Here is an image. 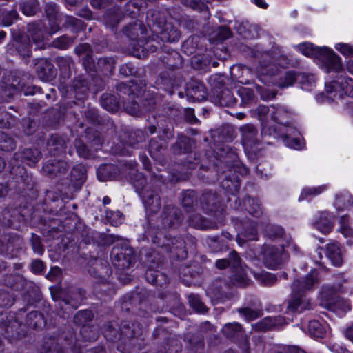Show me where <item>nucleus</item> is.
<instances>
[{
	"instance_id": "obj_1",
	"label": "nucleus",
	"mask_w": 353,
	"mask_h": 353,
	"mask_svg": "<svg viewBox=\"0 0 353 353\" xmlns=\"http://www.w3.org/2000/svg\"><path fill=\"white\" fill-rule=\"evenodd\" d=\"M147 233L154 244L168 252L174 254L178 258L185 257L188 250H193L196 247V239L189 234L172 238L165 232L159 231L155 228L150 229Z\"/></svg>"
},
{
	"instance_id": "obj_2",
	"label": "nucleus",
	"mask_w": 353,
	"mask_h": 353,
	"mask_svg": "<svg viewBox=\"0 0 353 353\" xmlns=\"http://www.w3.org/2000/svg\"><path fill=\"white\" fill-rule=\"evenodd\" d=\"M319 282V271L312 270L302 280H294L292 284V297L288 301V310L292 312H303L311 309L310 301L305 293L313 289Z\"/></svg>"
},
{
	"instance_id": "obj_3",
	"label": "nucleus",
	"mask_w": 353,
	"mask_h": 353,
	"mask_svg": "<svg viewBox=\"0 0 353 353\" xmlns=\"http://www.w3.org/2000/svg\"><path fill=\"white\" fill-rule=\"evenodd\" d=\"M194 145V142L192 139L183 134H178L176 141L171 146L172 152L174 154H189V156L188 160L181 164L176 165V168L172 169V181L185 180L188 178L190 171L196 168L199 160L196 157V154H194V161H191Z\"/></svg>"
},
{
	"instance_id": "obj_4",
	"label": "nucleus",
	"mask_w": 353,
	"mask_h": 353,
	"mask_svg": "<svg viewBox=\"0 0 353 353\" xmlns=\"http://www.w3.org/2000/svg\"><path fill=\"white\" fill-rule=\"evenodd\" d=\"M152 35L146 41L143 48L150 52L162 49V42H177L181 37L179 29L171 23H154L151 28Z\"/></svg>"
},
{
	"instance_id": "obj_5",
	"label": "nucleus",
	"mask_w": 353,
	"mask_h": 353,
	"mask_svg": "<svg viewBox=\"0 0 353 353\" xmlns=\"http://www.w3.org/2000/svg\"><path fill=\"white\" fill-rule=\"evenodd\" d=\"M2 284L12 290H24V300L28 305H32L40 300V291L34 283L26 280L19 274H8L3 276Z\"/></svg>"
},
{
	"instance_id": "obj_6",
	"label": "nucleus",
	"mask_w": 353,
	"mask_h": 353,
	"mask_svg": "<svg viewBox=\"0 0 353 353\" xmlns=\"http://www.w3.org/2000/svg\"><path fill=\"white\" fill-rule=\"evenodd\" d=\"M51 296L55 302L57 309L63 314H69L76 310L85 299V292L82 289H74L68 292L57 288H50Z\"/></svg>"
},
{
	"instance_id": "obj_7",
	"label": "nucleus",
	"mask_w": 353,
	"mask_h": 353,
	"mask_svg": "<svg viewBox=\"0 0 353 353\" xmlns=\"http://www.w3.org/2000/svg\"><path fill=\"white\" fill-rule=\"evenodd\" d=\"M285 244H281V248L272 245H265L263 250V263L270 269L278 268L283 262V253L285 248L287 252L292 251L296 253L298 247L292 241L290 236H285Z\"/></svg>"
},
{
	"instance_id": "obj_8",
	"label": "nucleus",
	"mask_w": 353,
	"mask_h": 353,
	"mask_svg": "<svg viewBox=\"0 0 353 353\" xmlns=\"http://www.w3.org/2000/svg\"><path fill=\"white\" fill-rule=\"evenodd\" d=\"M121 335V345L117 346L121 353H130L131 349L135 345L134 341L141 336L143 329L139 323L134 321H123L119 325Z\"/></svg>"
},
{
	"instance_id": "obj_9",
	"label": "nucleus",
	"mask_w": 353,
	"mask_h": 353,
	"mask_svg": "<svg viewBox=\"0 0 353 353\" xmlns=\"http://www.w3.org/2000/svg\"><path fill=\"white\" fill-rule=\"evenodd\" d=\"M26 311V309H19V314L11 312H0V327L4 330L6 338L18 339L25 336L26 331L18 315Z\"/></svg>"
},
{
	"instance_id": "obj_10",
	"label": "nucleus",
	"mask_w": 353,
	"mask_h": 353,
	"mask_svg": "<svg viewBox=\"0 0 353 353\" xmlns=\"http://www.w3.org/2000/svg\"><path fill=\"white\" fill-rule=\"evenodd\" d=\"M183 219L182 212L178 207L173 205H165L163 206L160 216L161 225L152 226L148 221L150 227L145 231V236L147 239H151L147 232L154 228L162 232H163L162 228H176L181 224Z\"/></svg>"
},
{
	"instance_id": "obj_11",
	"label": "nucleus",
	"mask_w": 353,
	"mask_h": 353,
	"mask_svg": "<svg viewBox=\"0 0 353 353\" xmlns=\"http://www.w3.org/2000/svg\"><path fill=\"white\" fill-rule=\"evenodd\" d=\"M336 292L334 288H324L321 293L320 305L339 314L350 310L349 301L339 296Z\"/></svg>"
},
{
	"instance_id": "obj_12",
	"label": "nucleus",
	"mask_w": 353,
	"mask_h": 353,
	"mask_svg": "<svg viewBox=\"0 0 353 353\" xmlns=\"http://www.w3.org/2000/svg\"><path fill=\"white\" fill-rule=\"evenodd\" d=\"M24 241L16 233H5L0 236V254L8 259L19 257L24 252Z\"/></svg>"
},
{
	"instance_id": "obj_13",
	"label": "nucleus",
	"mask_w": 353,
	"mask_h": 353,
	"mask_svg": "<svg viewBox=\"0 0 353 353\" xmlns=\"http://www.w3.org/2000/svg\"><path fill=\"white\" fill-rule=\"evenodd\" d=\"M152 181L155 185L151 189H147L143 194L141 199L145 209L148 213L156 214L161 206L159 192L161 186L165 183V177L163 175H154Z\"/></svg>"
},
{
	"instance_id": "obj_14",
	"label": "nucleus",
	"mask_w": 353,
	"mask_h": 353,
	"mask_svg": "<svg viewBox=\"0 0 353 353\" xmlns=\"http://www.w3.org/2000/svg\"><path fill=\"white\" fill-rule=\"evenodd\" d=\"M110 259L112 265L121 271L129 269L135 261L132 248L125 243H117L112 248Z\"/></svg>"
},
{
	"instance_id": "obj_15",
	"label": "nucleus",
	"mask_w": 353,
	"mask_h": 353,
	"mask_svg": "<svg viewBox=\"0 0 353 353\" xmlns=\"http://www.w3.org/2000/svg\"><path fill=\"white\" fill-rule=\"evenodd\" d=\"M274 59V57H272L271 54L267 52L263 54V59L259 61L256 68L258 79L268 86L273 85L279 70V68L272 62V60Z\"/></svg>"
},
{
	"instance_id": "obj_16",
	"label": "nucleus",
	"mask_w": 353,
	"mask_h": 353,
	"mask_svg": "<svg viewBox=\"0 0 353 353\" xmlns=\"http://www.w3.org/2000/svg\"><path fill=\"white\" fill-rule=\"evenodd\" d=\"M201 205L204 212L213 215L218 221L223 220L225 210L217 193L205 191L201 198Z\"/></svg>"
},
{
	"instance_id": "obj_17",
	"label": "nucleus",
	"mask_w": 353,
	"mask_h": 353,
	"mask_svg": "<svg viewBox=\"0 0 353 353\" xmlns=\"http://www.w3.org/2000/svg\"><path fill=\"white\" fill-rule=\"evenodd\" d=\"M117 90L125 110L130 114L137 115L141 112L140 105L137 100L138 96L127 83L123 82L117 85Z\"/></svg>"
},
{
	"instance_id": "obj_18",
	"label": "nucleus",
	"mask_w": 353,
	"mask_h": 353,
	"mask_svg": "<svg viewBox=\"0 0 353 353\" xmlns=\"http://www.w3.org/2000/svg\"><path fill=\"white\" fill-rule=\"evenodd\" d=\"M241 141L245 150L256 154L262 149L261 139L258 137V130L253 125L248 123L240 128Z\"/></svg>"
},
{
	"instance_id": "obj_19",
	"label": "nucleus",
	"mask_w": 353,
	"mask_h": 353,
	"mask_svg": "<svg viewBox=\"0 0 353 353\" xmlns=\"http://www.w3.org/2000/svg\"><path fill=\"white\" fill-rule=\"evenodd\" d=\"M220 157L221 158L219 160V166L221 167L222 164H223L227 169L232 170V172L235 174L239 173L243 176L248 173L249 170L246 167L240 165L239 157L236 152L231 148L228 146L224 147L220 153ZM216 166H219L218 164H216Z\"/></svg>"
},
{
	"instance_id": "obj_20",
	"label": "nucleus",
	"mask_w": 353,
	"mask_h": 353,
	"mask_svg": "<svg viewBox=\"0 0 353 353\" xmlns=\"http://www.w3.org/2000/svg\"><path fill=\"white\" fill-rule=\"evenodd\" d=\"M182 82V78L176 70H167L161 72L156 83L160 89L172 95Z\"/></svg>"
},
{
	"instance_id": "obj_21",
	"label": "nucleus",
	"mask_w": 353,
	"mask_h": 353,
	"mask_svg": "<svg viewBox=\"0 0 353 353\" xmlns=\"http://www.w3.org/2000/svg\"><path fill=\"white\" fill-rule=\"evenodd\" d=\"M87 265L89 274L99 281H106L112 274L111 268L105 259L92 257Z\"/></svg>"
},
{
	"instance_id": "obj_22",
	"label": "nucleus",
	"mask_w": 353,
	"mask_h": 353,
	"mask_svg": "<svg viewBox=\"0 0 353 353\" xmlns=\"http://www.w3.org/2000/svg\"><path fill=\"white\" fill-rule=\"evenodd\" d=\"M154 119L156 120L155 124L152 123L147 128L150 134L158 132L159 138L165 142L174 137V128L168 118L159 116L158 117H154Z\"/></svg>"
},
{
	"instance_id": "obj_23",
	"label": "nucleus",
	"mask_w": 353,
	"mask_h": 353,
	"mask_svg": "<svg viewBox=\"0 0 353 353\" xmlns=\"http://www.w3.org/2000/svg\"><path fill=\"white\" fill-rule=\"evenodd\" d=\"M318 59L321 61V67L326 72H338L342 68L340 58L327 47H322Z\"/></svg>"
},
{
	"instance_id": "obj_24",
	"label": "nucleus",
	"mask_w": 353,
	"mask_h": 353,
	"mask_svg": "<svg viewBox=\"0 0 353 353\" xmlns=\"http://www.w3.org/2000/svg\"><path fill=\"white\" fill-rule=\"evenodd\" d=\"M25 220L20 210L17 208L8 206L4 208L0 214V223L5 227L18 229L20 223Z\"/></svg>"
},
{
	"instance_id": "obj_25",
	"label": "nucleus",
	"mask_w": 353,
	"mask_h": 353,
	"mask_svg": "<svg viewBox=\"0 0 353 353\" xmlns=\"http://www.w3.org/2000/svg\"><path fill=\"white\" fill-rule=\"evenodd\" d=\"M285 130L280 127L279 130L277 126L270 125L268 122H262L261 123V141L262 149L264 145H273L279 139H282L284 136Z\"/></svg>"
},
{
	"instance_id": "obj_26",
	"label": "nucleus",
	"mask_w": 353,
	"mask_h": 353,
	"mask_svg": "<svg viewBox=\"0 0 353 353\" xmlns=\"http://www.w3.org/2000/svg\"><path fill=\"white\" fill-rule=\"evenodd\" d=\"M241 229L239 230L236 241L243 246L247 241L258 240L256 223L254 221L246 219L241 223Z\"/></svg>"
},
{
	"instance_id": "obj_27",
	"label": "nucleus",
	"mask_w": 353,
	"mask_h": 353,
	"mask_svg": "<svg viewBox=\"0 0 353 353\" xmlns=\"http://www.w3.org/2000/svg\"><path fill=\"white\" fill-rule=\"evenodd\" d=\"M221 187L232 195H235L240 189L241 183L237 174L232 172V170H223L219 175Z\"/></svg>"
},
{
	"instance_id": "obj_28",
	"label": "nucleus",
	"mask_w": 353,
	"mask_h": 353,
	"mask_svg": "<svg viewBox=\"0 0 353 353\" xmlns=\"http://www.w3.org/2000/svg\"><path fill=\"white\" fill-rule=\"evenodd\" d=\"M185 96L190 101H203L207 97L206 88L201 81L197 79H191L186 83Z\"/></svg>"
},
{
	"instance_id": "obj_29",
	"label": "nucleus",
	"mask_w": 353,
	"mask_h": 353,
	"mask_svg": "<svg viewBox=\"0 0 353 353\" xmlns=\"http://www.w3.org/2000/svg\"><path fill=\"white\" fill-rule=\"evenodd\" d=\"M35 70L39 79L45 82L52 81L57 76V70L54 65L46 59L37 60Z\"/></svg>"
},
{
	"instance_id": "obj_30",
	"label": "nucleus",
	"mask_w": 353,
	"mask_h": 353,
	"mask_svg": "<svg viewBox=\"0 0 353 353\" xmlns=\"http://www.w3.org/2000/svg\"><path fill=\"white\" fill-rule=\"evenodd\" d=\"M70 165L65 161L57 159H50L44 163L42 167L43 173L51 178L60 176L68 170Z\"/></svg>"
},
{
	"instance_id": "obj_31",
	"label": "nucleus",
	"mask_w": 353,
	"mask_h": 353,
	"mask_svg": "<svg viewBox=\"0 0 353 353\" xmlns=\"http://www.w3.org/2000/svg\"><path fill=\"white\" fill-rule=\"evenodd\" d=\"M12 173L14 172L17 188L19 191L31 190L34 186V182L30 174L28 173L26 168L22 165H17L12 168Z\"/></svg>"
},
{
	"instance_id": "obj_32",
	"label": "nucleus",
	"mask_w": 353,
	"mask_h": 353,
	"mask_svg": "<svg viewBox=\"0 0 353 353\" xmlns=\"http://www.w3.org/2000/svg\"><path fill=\"white\" fill-rule=\"evenodd\" d=\"M41 152L35 148L20 149L14 154V159L29 166H34L41 158Z\"/></svg>"
},
{
	"instance_id": "obj_33",
	"label": "nucleus",
	"mask_w": 353,
	"mask_h": 353,
	"mask_svg": "<svg viewBox=\"0 0 353 353\" xmlns=\"http://www.w3.org/2000/svg\"><path fill=\"white\" fill-rule=\"evenodd\" d=\"M210 99L212 103L219 106H232L236 103V98L228 88L214 90L210 95Z\"/></svg>"
},
{
	"instance_id": "obj_34",
	"label": "nucleus",
	"mask_w": 353,
	"mask_h": 353,
	"mask_svg": "<svg viewBox=\"0 0 353 353\" xmlns=\"http://www.w3.org/2000/svg\"><path fill=\"white\" fill-rule=\"evenodd\" d=\"M28 32L37 48H45L44 39L46 35L45 26L41 22H33L28 25Z\"/></svg>"
},
{
	"instance_id": "obj_35",
	"label": "nucleus",
	"mask_w": 353,
	"mask_h": 353,
	"mask_svg": "<svg viewBox=\"0 0 353 353\" xmlns=\"http://www.w3.org/2000/svg\"><path fill=\"white\" fill-rule=\"evenodd\" d=\"M167 148V142H162L156 138L150 139L148 145V151L152 158L159 164L163 165L166 163L164 152Z\"/></svg>"
},
{
	"instance_id": "obj_36",
	"label": "nucleus",
	"mask_w": 353,
	"mask_h": 353,
	"mask_svg": "<svg viewBox=\"0 0 353 353\" xmlns=\"http://www.w3.org/2000/svg\"><path fill=\"white\" fill-rule=\"evenodd\" d=\"M230 288L229 281L219 277L213 281L208 287L207 292L212 297L216 299H221L226 296Z\"/></svg>"
},
{
	"instance_id": "obj_37",
	"label": "nucleus",
	"mask_w": 353,
	"mask_h": 353,
	"mask_svg": "<svg viewBox=\"0 0 353 353\" xmlns=\"http://www.w3.org/2000/svg\"><path fill=\"white\" fill-rule=\"evenodd\" d=\"M237 312L248 321L260 318L263 314L261 303L259 300H255L253 303H248V305L246 307L239 308Z\"/></svg>"
},
{
	"instance_id": "obj_38",
	"label": "nucleus",
	"mask_w": 353,
	"mask_h": 353,
	"mask_svg": "<svg viewBox=\"0 0 353 353\" xmlns=\"http://www.w3.org/2000/svg\"><path fill=\"white\" fill-rule=\"evenodd\" d=\"M145 30L143 23L139 20L133 21L123 28V32L125 35L131 40L137 41L138 42L144 38Z\"/></svg>"
},
{
	"instance_id": "obj_39",
	"label": "nucleus",
	"mask_w": 353,
	"mask_h": 353,
	"mask_svg": "<svg viewBox=\"0 0 353 353\" xmlns=\"http://www.w3.org/2000/svg\"><path fill=\"white\" fill-rule=\"evenodd\" d=\"M154 175H157V174H153L151 176L150 183H147L145 176L141 172H139L136 171L134 173L132 174V176L130 177V183L135 188V191L141 196V194L148 188L151 189L155 185L154 181H152Z\"/></svg>"
},
{
	"instance_id": "obj_40",
	"label": "nucleus",
	"mask_w": 353,
	"mask_h": 353,
	"mask_svg": "<svg viewBox=\"0 0 353 353\" xmlns=\"http://www.w3.org/2000/svg\"><path fill=\"white\" fill-rule=\"evenodd\" d=\"M66 142L57 134H52L48 139L46 148L50 156H59L65 152Z\"/></svg>"
},
{
	"instance_id": "obj_41",
	"label": "nucleus",
	"mask_w": 353,
	"mask_h": 353,
	"mask_svg": "<svg viewBox=\"0 0 353 353\" xmlns=\"http://www.w3.org/2000/svg\"><path fill=\"white\" fill-rule=\"evenodd\" d=\"M334 225V216L326 211L320 212L318 219L314 223V228L323 234L330 233Z\"/></svg>"
},
{
	"instance_id": "obj_42",
	"label": "nucleus",
	"mask_w": 353,
	"mask_h": 353,
	"mask_svg": "<svg viewBox=\"0 0 353 353\" xmlns=\"http://www.w3.org/2000/svg\"><path fill=\"white\" fill-rule=\"evenodd\" d=\"M160 59L166 66L167 70H176L182 66V57L180 54L174 50H168L160 56Z\"/></svg>"
},
{
	"instance_id": "obj_43",
	"label": "nucleus",
	"mask_w": 353,
	"mask_h": 353,
	"mask_svg": "<svg viewBox=\"0 0 353 353\" xmlns=\"http://www.w3.org/2000/svg\"><path fill=\"white\" fill-rule=\"evenodd\" d=\"M297 79V73L294 70H279L278 75L274 80L273 85L279 88H285L294 85Z\"/></svg>"
},
{
	"instance_id": "obj_44",
	"label": "nucleus",
	"mask_w": 353,
	"mask_h": 353,
	"mask_svg": "<svg viewBox=\"0 0 353 353\" xmlns=\"http://www.w3.org/2000/svg\"><path fill=\"white\" fill-rule=\"evenodd\" d=\"M228 281L231 287L245 288L250 284V280L247 276L245 270L241 266V263L239 266L232 269V273L229 277Z\"/></svg>"
},
{
	"instance_id": "obj_45",
	"label": "nucleus",
	"mask_w": 353,
	"mask_h": 353,
	"mask_svg": "<svg viewBox=\"0 0 353 353\" xmlns=\"http://www.w3.org/2000/svg\"><path fill=\"white\" fill-rule=\"evenodd\" d=\"M103 334L106 340L112 343H117V346L123 345L121 344V335L119 331V325L114 321H110L103 327Z\"/></svg>"
},
{
	"instance_id": "obj_46",
	"label": "nucleus",
	"mask_w": 353,
	"mask_h": 353,
	"mask_svg": "<svg viewBox=\"0 0 353 353\" xmlns=\"http://www.w3.org/2000/svg\"><path fill=\"white\" fill-rule=\"evenodd\" d=\"M283 319L281 316H268L263 318L260 321L252 323V327L257 332H267L273 327L282 323Z\"/></svg>"
},
{
	"instance_id": "obj_47",
	"label": "nucleus",
	"mask_w": 353,
	"mask_h": 353,
	"mask_svg": "<svg viewBox=\"0 0 353 353\" xmlns=\"http://www.w3.org/2000/svg\"><path fill=\"white\" fill-rule=\"evenodd\" d=\"M117 60L114 57H102L97 59V72H101L105 76H110L115 70Z\"/></svg>"
},
{
	"instance_id": "obj_48",
	"label": "nucleus",
	"mask_w": 353,
	"mask_h": 353,
	"mask_svg": "<svg viewBox=\"0 0 353 353\" xmlns=\"http://www.w3.org/2000/svg\"><path fill=\"white\" fill-rule=\"evenodd\" d=\"M119 174V168L112 163L101 165L97 170V177L101 181L114 179Z\"/></svg>"
},
{
	"instance_id": "obj_49",
	"label": "nucleus",
	"mask_w": 353,
	"mask_h": 353,
	"mask_svg": "<svg viewBox=\"0 0 353 353\" xmlns=\"http://www.w3.org/2000/svg\"><path fill=\"white\" fill-rule=\"evenodd\" d=\"M26 324L30 328L41 330L46 325V319L43 313L39 311H32L26 315Z\"/></svg>"
},
{
	"instance_id": "obj_50",
	"label": "nucleus",
	"mask_w": 353,
	"mask_h": 353,
	"mask_svg": "<svg viewBox=\"0 0 353 353\" xmlns=\"http://www.w3.org/2000/svg\"><path fill=\"white\" fill-rule=\"evenodd\" d=\"M272 120L278 124L283 125L281 126L283 130H287L292 127L288 125L290 113L283 106H279L276 110L271 113Z\"/></svg>"
},
{
	"instance_id": "obj_51",
	"label": "nucleus",
	"mask_w": 353,
	"mask_h": 353,
	"mask_svg": "<svg viewBox=\"0 0 353 353\" xmlns=\"http://www.w3.org/2000/svg\"><path fill=\"white\" fill-rule=\"evenodd\" d=\"M86 180V170L79 163L74 165L70 172V181L74 188H80Z\"/></svg>"
},
{
	"instance_id": "obj_52",
	"label": "nucleus",
	"mask_w": 353,
	"mask_h": 353,
	"mask_svg": "<svg viewBox=\"0 0 353 353\" xmlns=\"http://www.w3.org/2000/svg\"><path fill=\"white\" fill-rule=\"evenodd\" d=\"M72 88L75 97L78 100H83L89 92L88 81L82 76H79L73 81Z\"/></svg>"
},
{
	"instance_id": "obj_53",
	"label": "nucleus",
	"mask_w": 353,
	"mask_h": 353,
	"mask_svg": "<svg viewBox=\"0 0 353 353\" xmlns=\"http://www.w3.org/2000/svg\"><path fill=\"white\" fill-rule=\"evenodd\" d=\"M19 4L21 12L27 17L36 15L41 9L39 0H21Z\"/></svg>"
},
{
	"instance_id": "obj_54",
	"label": "nucleus",
	"mask_w": 353,
	"mask_h": 353,
	"mask_svg": "<svg viewBox=\"0 0 353 353\" xmlns=\"http://www.w3.org/2000/svg\"><path fill=\"white\" fill-rule=\"evenodd\" d=\"M122 139L124 145L135 147L139 143L145 141V137L142 130H136L125 132Z\"/></svg>"
},
{
	"instance_id": "obj_55",
	"label": "nucleus",
	"mask_w": 353,
	"mask_h": 353,
	"mask_svg": "<svg viewBox=\"0 0 353 353\" xmlns=\"http://www.w3.org/2000/svg\"><path fill=\"white\" fill-rule=\"evenodd\" d=\"M14 50L25 63H28L29 58L32 55L30 39H26L24 40L16 41Z\"/></svg>"
},
{
	"instance_id": "obj_56",
	"label": "nucleus",
	"mask_w": 353,
	"mask_h": 353,
	"mask_svg": "<svg viewBox=\"0 0 353 353\" xmlns=\"http://www.w3.org/2000/svg\"><path fill=\"white\" fill-rule=\"evenodd\" d=\"M325 254L334 265L341 266L342 265V254L337 243H329L326 248Z\"/></svg>"
},
{
	"instance_id": "obj_57",
	"label": "nucleus",
	"mask_w": 353,
	"mask_h": 353,
	"mask_svg": "<svg viewBox=\"0 0 353 353\" xmlns=\"http://www.w3.org/2000/svg\"><path fill=\"white\" fill-rule=\"evenodd\" d=\"M184 341L192 352H196L204 347L203 336L200 332L188 333L185 335Z\"/></svg>"
},
{
	"instance_id": "obj_58",
	"label": "nucleus",
	"mask_w": 353,
	"mask_h": 353,
	"mask_svg": "<svg viewBox=\"0 0 353 353\" xmlns=\"http://www.w3.org/2000/svg\"><path fill=\"white\" fill-rule=\"evenodd\" d=\"M101 106L108 112H115L119 110L120 101L117 97L110 93H103L100 98Z\"/></svg>"
},
{
	"instance_id": "obj_59",
	"label": "nucleus",
	"mask_w": 353,
	"mask_h": 353,
	"mask_svg": "<svg viewBox=\"0 0 353 353\" xmlns=\"http://www.w3.org/2000/svg\"><path fill=\"white\" fill-rule=\"evenodd\" d=\"M241 263V259L235 250H232L229 254L228 259H221L216 261V267L220 270H223L228 266L232 269L239 266Z\"/></svg>"
},
{
	"instance_id": "obj_60",
	"label": "nucleus",
	"mask_w": 353,
	"mask_h": 353,
	"mask_svg": "<svg viewBox=\"0 0 353 353\" xmlns=\"http://www.w3.org/2000/svg\"><path fill=\"white\" fill-rule=\"evenodd\" d=\"M122 16V12L119 8H112L108 10L104 15V22L105 26L114 29L119 23Z\"/></svg>"
},
{
	"instance_id": "obj_61",
	"label": "nucleus",
	"mask_w": 353,
	"mask_h": 353,
	"mask_svg": "<svg viewBox=\"0 0 353 353\" xmlns=\"http://www.w3.org/2000/svg\"><path fill=\"white\" fill-rule=\"evenodd\" d=\"M197 194L194 190H187L181 194V204L186 211H191L197 204Z\"/></svg>"
},
{
	"instance_id": "obj_62",
	"label": "nucleus",
	"mask_w": 353,
	"mask_h": 353,
	"mask_svg": "<svg viewBox=\"0 0 353 353\" xmlns=\"http://www.w3.org/2000/svg\"><path fill=\"white\" fill-rule=\"evenodd\" d=\"M296 132V131L293 128L285 130L281 140L286 146L295 150H300L303 145L300 139L291 137L292 134H295Z\"/></svg>"
},
{
	"instance_id": "obj_63",
	"label": "nucleus",
	"mask_w": 353,
	"mask_h": 353,
	"mask_svg": "<svg viewBox=\"0 0 353 353\" xmlns=\"http://www.w3.org/2000/svg\"><path fill=\"white\" fill-rule=\"evenodd\" d=\"M237 94L241 98V105L242 106L249 105L256 101V96L252 88L240 87L237 90Z\"/></svg>"
},
{
	"instance_id": "obj_64",
	"label": "nucleus",
	"mask_w": 353,
	"mask_h": 353,
	"mask_svg": "<svg viewBox=\"0 0 353 353\" xmlns=\"http://www.w3.org/2000/svg\"><path fill=\"white\" fill-rule=\"evenodd\" d=\"M245 210L255 217L260 216L262 213V208L260 201L255 198L247 197L244 201Z\"/></svg>"
}]
</instances>
